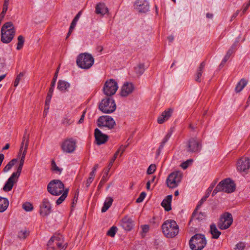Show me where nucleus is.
Here are the masks:
<instances>
[{
	"instance_id": "obj_1",
	"label": "nucleus",
	"mask_w": 250,
	"mask_h": 250,
	"mask_svg": "<svg viewBox=\"0 0 250 250\" xmlns=\"http://www.w3.org/2000/svg\"><path fill=\"white\" fill-rule=\"evenodd\" d=\"M162 229L163 233L167 238H173L179 232V227L173 220H167L164 222L162 226Z\"/></svg>"
},
{
	"instance_id": "obj_2",
	"label": "nucleus",
	"mask_w": 250,
	"mask_h": 250,
	"mask_svg": "<svg viewBox=\"0 0 250 250\" xmlns=\"http://www.w3.org/2000/svg\"><path fill=\"white\" fill-rule=\"evenodd\" d=\"M207 241L204 234L197 233L189 240V245L191 250H202L206 246Z\"/></svg>"
},
{
	"instance_id": "obj_3",
	"label": "nucleus",
	"mask_w": 250,
	"mask_h": 250,
	"mask_svg": "<svg viewBox=\"0 0 250 250\" xmlns=\"http://www.w3.org/2000/svg\"><path fill=\"white\" fill-rule=\"evenodd\" d=\"M92 56L87 53L80 54L77 57L76 62L78 66L84 69L90 68L94 63Z\"/></svg>"
},
{
	"instance_id": "obj_4",
	"label": "nucleus",
	"mask_w": 250,
	"mask_h": 250,
	"mask_svg": "<svg viewBox=\"0 0 250 250\" xmlns=\"http://www.w3.org/2000/svg\"><path fill=\"white\" fill-rule=\"evenodd\" d=\"M47 189L49 193L55 196L61 195L65 190L64 184L59 180L51 181L47 185Z\"/></svg>"
},
{
	"instance_id": "obj_5",
	"label": "nucleus",
	"mask_w": 250,
	"mask_h": 250,
	"mask_svg": "<svg viewBox=\"0 0 250 250\" xmlns=\"http://www.w3.org/2000/svg\"><path fill=\"white\" fill-rule=\"evenodd\" d=\"M99 109L102 112L106 114L113 112L116 109L115 101L110 97L103 99L99 104Z\"/></svg>"
},
{
	"instance_id": "obj_6",
	"label": "nucleus",
	"mask_w": 250,
	"mask_h": 250,
	"mask_svg": "<svg viewBox=\"0 0 250 250\" xmlns=\"http://www.w3.org/2000/svg\"><path fill=\"white\" fill-rule=\"evenodd\" d=\"M62 236L58 234L51 237L47 244V250H65L67 246H62Z\"/></svg>"
},
{
	"instance_id": "obj_7",
	"label": "nucleus",
	"mask_w": 250,
	"mask_h": 250,
	"mask_svg": "<svg viewBox=\"0 0 250 250\" xmlns=\"http://www.w3.org/2000/svg\"><path fill=\"white\" fill-rule=\"evenodd\" d=\"M118 88V83L114 79H111L105 82L103 87L104 93L107 96L114 95Z\"/></svg>"
},
{
	"instance_id": "obj_8",
	"label": "nucleus",
	"mask_w": 250,
	"mask_h": 250,
	"mask_svg": "<svg viewBox=\"0 0 250 250\" xmlns=\"http://www.w3.org/2000/svg\"><path fill=\"white\" fill-rule=\"evenodd\" d=\"M233 222L232 216L231 213L225 212L221 216L217 226L220 229H228Z\"/></svg>"
},
{
	"instance_id": "obj_9",
	"label": "nucleus",
	"mask_w": 250,
	"mask_h": 250,
	"mask_svg": "<svg viewBox=\"0 0 250 250\" xmlns=\"http://www.w3.org/2000/svg\"><path fill=\"white\" fill-rule=\"evenodd\" d=\"M182 177V174L179 171L170 173L167 179V187L171 188L177 187L181 181Z\"/></svg>"
},
{
	"instance_id": "obj_10",
	"label": "nucleus",
	"mask_w": 250,
	"mask_h": 250,
	"mask_svg": "<svg viewBox=\"0 0 250 250\" xmlns=\"http://www.w3.org/2000/svg\"><path fill=\"white\" fill-rule=\"evenodd\" d=\"M97 125L102 128L103 127H106L111 129L116 125L115 121L109 116H100L97 121Z\"/></svg>"
},
{
	"instance_id": "obj_11",
	"label": "nucleus",
	"mask_w": 250,
	"mask_h": 250,
	"mask_svg": "<svg viewBox=\"0 0 250 250\" xmlns=\"http://www.w3.org/2000/svg\"><path fill=\"white\" fill-rule=\"evenodd\" d=\"M221 191L227 193L233 192L235 190V184L230 178H226L219 183Z\"/></svg>"
},
{
	"instance_id": "obj_12",
	"label": "nucleus",
	"mask_w": 250,
	"mask_h": 250,
	"mask_svg": "<svg viewBox=\"0 0 250 250\" xmlns=\"http://www.w3.org/2000/svg\"><path fill=\"white\" fill-rule=\"evenodd\" d=\"M202 148L201 142L195 138H191L188 141L187 150L189 153H198Z\"/></svg>"
},
{
	"instance_id": "obj_13",
	"label": "nucleus",
	"mask_w": 250,
	"mask_h": 250,
	"mask_svg": "<svg viewBox=\"0 0 250 250\" xmlns=\"http://www.w3.org/2000/svg\"><path fill=\"white\" fill-rule=\"evenodd\" d=\"M76 147V143L72 139L65 140L61 145V148L64 152L71 153L73 152Z\"/></svg>"
},
{
	"instance_id": "obj_14",
	"label": "nucleus",
	"mask_w": 250,
	"mask_h": 250,
	"mask_svg": "<svg viewBox=\"0 0 250 250\" xmlns=\"http://www.w3.org/2000/svg\"><path fill=\"white\" fill-rule=\"evenodd\" d=\"M237 170L240 172H248L250 168V160L248 157H242L238 161Z\"/></svg>"
},
{
	"instance_id": "obj_15",
	"label": "nucleus",
	"mask_w": 250,
	"mask_h": 250,
	"mask_svg": "<svg viewBox=\"0 0 250 250\" xmlns=\"http://www.w3.org/2000/svg\"><path fill=\"white\" fill-rule=\"evenodd\" d=\"M15 34L14 29H9L5 31L1 30V41L4 43H9L13 39Z\"/></svg>"
},
{
	"instance_id": "obj_16",
	"label": "nucleus",
	"mask_w": 250,
	"mask_h": 250,
	"mask_svg": "<svg viewBox=\"0 0 250 250\" xmlns=\"http://www.w3.org/2000/svg\"><path fill=\"white\" fill-rule=\"evenodd\" d=\"M51 211V206L48 198H44L40 206V213L42 216L49 215Z\"/></svg>"
},
{
	"instance_id": "obj_17",
	"label": "nucleus",
	"mask_w": 250,
	"mask_h": 250,
	"mask_svg": "<svg viewBox=\"0 0 250 250\" xmlns=\"http://www.w3.org/2000/svg\"><path fill=\"white\" fill-rule=\"evenodd\" d=\"M94 137L96 143L98 145H101L105 143L109 138L108 135L103 133L102 131L97 128L94 130Z\"/></svg>"
},
{
	"instance_id": "obj_18",
	"label": "nucleus",
	"mask_w": 250,
	"mask_h": 250,
	"mask_svg": "<svg viewBox=\"0 0 250 250\" xmlns=\"http://www.w3.org/2000/svg\"><path fill=\"white\" fill-rule=\"evenodd\" d=\"M135 6L140 13H146L149 9V3L146 0H137L135 3Z\"/></svg>"
},
{
	"instance_id": "obj_19",
	"label": "nucleus",
	"mask_w": 250,
	"mask_h": 250,
	"mask_svg": "<svg viewBox=\"0 0 250 250\" xmlns=\"http://www.w3.org/2000/svg\"><path fill=\"white\" fill-rule=\"evenodd\" d=\"M134 87L133 84L131 83L126 82L123 85L121 91V95L122 97H126L129 94H131L133 90Z\"/></svg>"
},
{
	"instance_id": "obj_20",
	"label": "nucleus",
	"mask_w": 250,
	"mask_h": 250,
	"mask_svg": "<svg viewBox=\"0 0 250 250\" xmlns=\"http://www.w3.org/2000/svg\"><path fill=\"white\" fill-rule=\"evenodd\" d=\"M173 109L169 108L165 110L161 115L158 117L157 122L160 124H162L165 121H167L172 115Z\"/></svg>"
},
{
	"instance_id": "obj_21",
	"label": "nucleus",
	"mask_w": 250,
	"mask_h": 250,
	"mask_svg": "<svg viewBox=\"0 0 250 250\" xmlns=\"http://www.w3.org/2000/svg\"><path fill=\"white\" fill-rule=\"evenodd\" d=\"M127 146H123V145H121L120 146V147L119 148L118 150L114 154L113 157L111 159V160L108 164V169H107V172H105V174H106V175L108 174V172H109L110 168L112 166L114 161L116 159L118 154H119L120 150H122V152L121 153V156H122L123 155V154L124 153V152H125Z\"/></svg>"
},
{
	"instance_id": "obj_22",
	"label": "nucleus",
	"mask_w": 250,
	"mask_h": 250,
	"mask_svg": "<svg viewBox=\"0 0 250 250\" xmlns=\"http://www.w3.org/2000/svg\"><path fill=\"white\" fill-rule=\"evenodd\" d=\"M122 226L125 230L130 231L134 226L133 222L130 218L125 216L122 219Z\"/></svg>"
},
{
	"instance_id": "obj_23",
	"label": "nucleus",
	"mask_w": 250,
	"mask_h": 250,
	"mask_svg": "<svg viewBox=\"0 0 250 250\" xmlns=\"http://www.w3.org/2000/svg\"><path fill=\"white\" fill-rule=\"evenodd\" d=\"M95 12L97 14L104 15L108 12V9L104 3H99L95 7Z\"/></svg>"
},
{
	"instance_id": "obj_24",
	"label": "nucleus",
	"mask_w": 250,
	"mask_h": 250,
	"mask_svg": "<svg viewBox=\"0 0 250 250\" xmlns=\"http://www.w3.org/2000/svg\"><path fill=\"white\" fill-rule=\"evenodd\" d=\"M172 195H167L162 202L161 206L164 208L165 210L168 211L171 209V203L172 201Z\"/></svg>"
},
{
	"instance_id": "obj_25",
	"label": "nucleus",
	"mask_w": 250,
	"mask_h": 250,
	"mask_svg": "<svg viewBox=\"0 0 250 250\" xmlns=\"http://www.w3.org/2000/svg\"><path fill=\"white\" fill-rule=\"evenodd\" d=\"M70 86V83L64 80H60L58 81L57 88L62 92L67 91V88Z\"/></svg>"
},
{
	"instance_id": "obj_26",
	"label": "nucleus",
	"mask_w": 250,
	"mask_h": 250,
	"mask_svg": "<svg viewBox=\"0 0 250 250\" xmlns=\"http://www.w3.org/2000/svg\"><path fill=\"white\" fill-rule=\"evenodd\" d=\"M248 83V81L245 78L241 79L237 83L235 88V91L236 93L241 92Z\"/></svg>"
},
{
	"instance_id": "obj_27",
	"label": "nucleus",
	"mask_w": 250,
	"mask_h": 250,
	"mask_svg": "<svg viewBox=\"0 0 250 250\" xmlns=\"http://www.w3.org/2000/svg\"><path fill=\"white\" fill-rule=\"evenodd\" d=\"M205 62H203L200 63V65L197 70L196 74V77H195V81L197 82H201V76L202 75V73L204 71V69L205 66Z\"/></svg>"
},
{
	"instance_id": "obj_28",
	"label": "nucleus",
	"mask_w": 250,
	"mask_h": 250,
	"mask_svg": "<svg viewBox=\"0 0 250 250\" xmlns=\"http://www.w3.org/2000/svg\"><path fill=\"white\" fill-rule=\"evenodd\" d=\"M210 232L212 235V238L215 239H218L221 234V232L217 229L214 224L210 225Z\"/></svg>"
},
{
	"instance_id": "obj_29",
	"label": "nucleus",
	"mask_w": 250,
	"mask_h": 250,
	"mask_svg": "<svg viewBox=\"0 0 250 250\" xmlns=\"http://www.w3.org/2000/svg\"><path fill=\"white\" fill-rule=\"evenodd\" d=\"M9 201L6 198L0 196V212H3L7 208Z\"/></svg>"
},
{
	"instance_id": "obj_30",
	"label": "nucleus",
	"mask_w": 250,
	"mask_h": 250,
	"mask_svg": "<svg viewBox=\"0 0 250 250\" xmlns=\"http://www.w3.org/2000/svg\"><path fill=\"white\" fill-rule=\"evenodd\" d=\"M205 216L206 215L205 213L200 212L199 213H198L197 212H196V210H194L189 221V223L194 219L200 221L204 219Z\"/></svg>"
},
{
	"instance_id": "obj_31",
	"label": "nucleus",
	"mask_w": 250,
	"mask_h": 250,
	"mask_svg": "<svg viewBox=\"0 0 250 250\" xmlns=\"http://www.w3.org/2000/svg\"><path fill=\"white\" fill-rule=\"evenodd\" d=\"M16 181L17 180H12L11 179L8 178L3 187V190L5 192L10 191L12 189L14 183H16Z\"/></svg>"
},
{
	"instance_id": "obj_32",
	"label": "nucleus",
	"mask_w": 250,
	"mask_h": 250,
	"mask_svg": "<svg viewBox=\"0 0 250 250\" xmlns=\"http://www.w3.org/2000/svg\"><path fill=\"white\" fill-rule=\"evenodd\" d=\"M113 201V199L111 197H108L106 199L104 203V206L102 208V212H104L106 211L112 205V202Z\"/></svg>"
},
{
	"instance_id": "obj_33",
	"label": "nucleus",
	"mask_w": 250,
	"mask_h": 250,
	"mask_svg": "<svg viewBox=\"0 0 250 250\" xmlns=\"http://www.w3.org/2000/svg\"><path fill=\"white\" fill-rule=\"evenodd\" d=\"M27 149L28 148H27V145H24V148L23 152H22V155L20 158V163L18 167V168L21 169V170L24 164L25 157L27 153Z\"/></svg>"
},
{
	"instance_id": "obj_34",
	"label": "nucleus",
	"mask_w": 250,
	"mask_h": 250,
	"mask_svg": "<svg viewBox=\"0 0 250 250\" xmlns=\"http://www.w3.org/2000/svg\"><path fill=\"white\" fill-rule=\"evenodd\" d=\"M69 189L68 188L65 189L63 192H62V195L57 200L56 203L57 205H60L62 203L66 198L68 195Z\"/></svg>"
},
{
	"instance_id": "obj_35",
	"label": "nucleus",
	"mask_w": 250,
	"mask_h": 250,
	"mask_svg": "<svg viewBox=\"0 0 250 250\" xmlns=\"http://www.w3.org/2000/svg\"><path fill=\"white\" fill-rule=\"evenodd\" d=\"M146 70L144 63H139L135 67V71L139 75H142Z\"/></svg>"
},
{
	"instance_id": "obj_36",
	"label": "nucleus",
	"mask_w": 250,
	"mask_h": 250,
	"mask_svg": "<svg viewBox=\"0 0 250 250\" xmlns=\"http://www.w3.org/2000/svg\"><path fill=\"white\" fill-rule=\"evenodd\" d=\"M74 120L72 119L70 115H66L62 121V123L65 125H71Z\"/></svg>"
},
{
	"instance_id": "obj_37",
	"label": "nucleus",
	"mask_w": 250,
	"mask_h": 250,
	"mask_svg": "<svg viewBox=\"0 0 250 250\" xmlns=\"http://www.w3.org/2000/svg\"><path fill=\"white\" fill-rule=\"evenodd\" d=\"M17 162V159H13L11 160L4 167L3 169V171L4 172H6L8 171L15 164V163Z\"/></svg>"
},
{
	"instance_id": "obj_38",
	"label": "nucleus",
	"mask_w": 250,
	"mask_h": 250,
	"mask_svg": "<svg viewBox=\"0 0 250 250\" xmlns=\"http://www.w3.org/2000/svg\"><path fill=\"white\" fill-rule=\"evenodd\" d=\"M24 42V38L22 35H20L18 37V43L17 46V49L18 50H21L23 46Z\"/></svg>"
},
{
	"instance_id": "obj_39",
	"label": "nucleus",
	"mask_w": 250,
	"mask_h": 250,
	"mask_svg": "<svg viewBox=\"0 0 250 250\" xmlns=\"http://www.w3.org/2000/svg\"><path fill=\"white\" fill-rule=\"evenodd\" d=\"M51 169L53 171H55L56 173L58 172L59 174L62 172V169L57 167L54 160L51 161Z\"/></svg>"
},
{
	"instance_id": "obj_40",
	"label": "nucleus",
	"mask_w": 250,
	"mask_h": 250,
	"mask_svg": "<svg viewBox=\"0 0 250 250\" xmlns=\"http://www.w3.org/2000/svg\"><path fill=\"white\" fill-rule=\"evenodd\" d=\"M59 69H60V66H59L57 67V69L56 70V72H55V73L54 74L53 78V79L52 80L50 88H52V90H54V87L55 86V83H56L57 77H58V73H59Z\"/></svg>"
},
{
	"instance_id": "obj_41",
	"label": "nucleus",
	"mask_w": 250,
	"mask_h": 250,
	"mask_svg": "<svg viewBox=\"0 0 250 250\" xmlns=\"http://www.w3.org/2000/svg\"><path fill=\"white\" fill-rule=\"evenodd\" d=\"M238 42V41H237L232 45L230 48L227 51L226 54V55H228L230 57L231 54L235 51Z\"/></svg>"
},
{
	"instance_id": "obj_42",
	"label": "nucleus",
	"mask_w": 250,
	"mask_h": 250,
	"mask_svg": "<svg viewBox=\"0 0 250 250\" xmlns=\"http://www.w3.org/2000/svg\"><path fill=\"white\" fill-rule=\"evenodd\" d=\"M21 170H22L21 169L17 168V171L13 172L9 178L11 179L12 180H16L15 178L17 179L20 176Z\"/></svg>"
},
{
	"instance_id": "obj_43",
	"label": "nucleus",
	"mask_w": 250,
	"mask_h": 250,
	"mask_svg": "<svg viewBox=\"0 0 250 250\" xmlns=\"http://www.w3.org/2000/svg\"><path fill=\"white\" fill-rule=\"evenodd\" d=\"M22 208L26 211H30L33 209V206L29 202H25L22 205Z\"/></svg>"
},
{
	"instance_id": "obj_44",
	"label": "nucleus",
	"mask_w": 250,
	"mask_h": 250,
	"mask_svg": "<svg viewBox=\"0 0 250 250\" xmlns=\"http://www.w3.org/2000/svg\"><path fill=\"white\" fill-rule=\"evenodd\" d=\"M14 29L13 24L12 22H7L5 23L2 26L1 30L2 31H5L6 30H8L9 29Z\"/></svg>"
},
{
	"instance_id": "obj_45",
	"label": "nucleus",
	"mask_w": 250,
	"mask_h": 250,
	"mask_svg": "<svg viewBox=\"0 0 250 250\" xmlns=\"http://www.w3.org/2000/svg\"><path fill=\"white\" fill-rule=\"evenodd\" d=\"M29 232L27 230H22L18 233V237L20 239H25L29 235Z\"/></svg>"
},
{
	"instance_id": "obj_46",
	"label": "nucleus",
	"mask_w": 250,
	"mask_h": 250,
	"mask_svg": "<svg viewBox=\"0 0 250 250\" xmlns=\"http://www.w3.org/2000/svg\"><path fill=\"white\" fill-rule=\"evenodd\" d=\"M105 172H107V170L104 172V173L99 184V185L97 188L98 190H100L102 188L104 184L106 182V176H107L108 174L106 175V174H105Z\"/></svg>"
},
{
	"instance_id": "obj_47",
	"label": "nucleus",
	"mask_w": 250,
	"mask_h": 250,
	"mask_svg": "<svg viewBox=\"0 0 250 250\" xmlns=\"http://www.w3.org/2000/svg\"><path fill=\"white\" fill-rule=\"evenodd\" d=\"M117 230V227L115 226H113L107 231L106 234L111 237H114Z\"/></svg>"
},
{
	"instance_id": "obj_48",
	"label": "nucleus",
	"mask_w": 250,
	"mask_h": 250,
	"mask_svg": "<svg viewBox=\"0 0 250 250\" xmlns=\"http://www.w3.org/2000/svg\"><path fill=\"white\" fill-rule=\"evenodd\" d=\"M53 90H52V88H49L47 96L46 97L45 104L49 105Z\"/></svg>"
},
{
	"instance_id": "obj_49",
	"label": "nucleus",
	"mask_w": 250,
	"mask_h": 250,
	"mask_svg": "<svg viewBox=\"0 0 250 250\" xmlns=\"http://www.w3.org/2000/svg\"><path fill=\"white\" fill-rule=\"evenodd\" d=\"M29 139V134H28V133H27V130L25 129V131H24V133L23 134L22 142H24L25 141V145H27V148H28V146Z\"/></svg>"
},
{
	"instance_id": "obj_50",
	"label": "nucleus",
	"mask_w": 250,
	"mask_h": 250,
	"mask_svg": "<svg viewBox=\"0 0 250 250\" xmlns=\"http://www.w3.org/2000/svg\"><path fill=\"white\" fill-rule=\"evenodd\" d=\"M193 162V160L191 159L187 160L186 161L182 163L181 165V167L184 169H186L188 168L189 165L191 164Z\"/></svg>"
},
{
	"instance_id": "obj_51",
	"label": "nucleus",
	"mask_w": 250,
	"mask_h": 250,
	"mask_svg": "<svg viewBox=\"0 0 250 250\" xmlns=\"http://www.w3.org/2000/svg\"><path fill=\"white\" fill-rule=\"evenodd\" d=\"M156 170V166L155 164L150 165L147 168V174H151L153 173Z\"/></svg>"
},
{
	"instance_id": "obj_52",
	"label": "nucleus",
	"mask_w": 250,
	"mask_h": 250,
	"mask_svg": "<svg viewBox=\"0 0 250 250\" xmlns=\"http://www.w3.org/2000/svg\"><path fill=\"white\" fill-rule=\"evenodd\" d=\"M146 196V193L145 192H142L140 193L139 197L136 199V202L141 203L143 202Z\"/></svg>"
},
{
	"instance_id": "obj_53",
	"label": "nucleus",
	"mask_w": 250,
	"mask_h": 250,
	"mask_svg": "<svg viewBox=\"0 0 250 250\" xmlns=\"http://www.w3.org/2000/svg\"><path fill=\"white\" fill-rule=\"evenodd\" d=\"M142 229V233H144V234H142V237H144L145 236L146 233H147L149 230V226L148 225H145L141 226Z\"/></svg>"
},
{
	"instance_id": "obj_54",
	"label": "nucleus",
	"mask_w": 250,
	"mask_h": 250,
	"mask_svg": "<svg viewBox=\"0 0 250 250\" xmlns=\"http://www.w3.org/2000/svg\"><path fill=\"white\" fill-rule=\"evenodd\" d=\"M78 196H79L78 192H76L75 193L74 196L72 200V205H71L72 208H74L75 207V205H76V204L77 203L78 199Z\"/></svg>"
},
{
	"instance_id": "obj_55",
	"label": "nucleus",
	"mask_w": 250,
	"mask_h": 250,
	"mask_svg": "<svg viewBox=\"0 0 250 250\" xmlns=\"http://www.w3.org/2000/svg\"><path fill=\"white\" fill-rule=\"evenodd\" d=\"M235 246L236 249H238V250H243L245 248V244L243 242H240Z\"/></svg>"
},
{
	"instance_id": "obj_56",
	"label": "nucleus",
	"mask_w": 250,
	"mask_h": 250,
	"mask_svg": "<svg viewBox=\"0 0 250 250\" xmlns=\"http://www.w3.org/2000/svg\"><path fill=\"white\" fill-rule=\"evenodd\" d=\"M229 57L228 55H225L224 59L222 61V62L220 64L219 67H223L224 65V64L228 61V60L229 59Z\"/></svg>"
},
{
	"instance_id": "obj_57",
	"label": "nucleus",
	"mask_w": 250,
	"mask_h": 250,
	"mask_svg": "<svg viewBox=\"0 0 250 250\" xmlns=\"http://www.w3.org/2000/svg\"><path fill=\"white\" fill-rule=\"evenodd\" d=\"M218 192H221L220 188V186H218V185L215 187V189L213 190L212 193V196H214Z\"/></svg>"
},
{
	"instance_id": "obj_58",
	"label": "nucleus",
	"mask_w": 250,
	"mask_h": 250,
	"mask_svg": "<svg viewBox=\"0 0 250 250\" xmlns=\"http://www.w3.org/2000/svg\"><path fill=\"white\" fill-rule=\"evenodd\" d=\"M8 4H9V3L4 2V3L3 4L2 11L1 12L6 13V12L8 9Z\"/></svg>"
},
{
	"instance_id": "obj_59",
	"label": "nucleus",
	"mask_w": 250,
	"mask_h": 250,
	"mask_svg": "<svg viewBox=\"0 0 250 250\" xmlns=\"http://www.w3.org/2000/svg\"><path fill=\"white\" fill-rule=\"evenodd\" d=\"M85 112L86 111L85 110L83 111V114L81 115V117L78 121V124H82L83 122Z\"/></svg>"
},
{
	"instance_id": "obj_60",
	"label": "nucleus",
	"mask_w": 250,
	"mask_h": 250,
	"mask_svg": "<svg viewBox=\"0 0 250 250\" xmlns=\"http://www.w3.org/2000/svg\"><path fill=\"white\" fill-rule=\"evenodd\" d=\"M77 21H75L74 20H73L71 23V25H70V26L69 27V28L71 29V30H74V29L75 28L76 25V24H77Z\"/></svg>"
},
{
	"instance_id": "obj_61",
	"label": "nucleus",
	"mask_w": 250,
	"mask_h": 250,
	"mask_svg": "<svg viewBox=\"0 0 250 250\" xmlns=\"http://www.w3.org/2000/svg\"><path fill=\"white\" fill-rule=\"evenodd\" d=\"M49 108V105L45 104L44 110L43 111V115L44 116H46L47 115L48 111Z\"/></svg>"
},
{
	"instance_id": "obj_62",
	"label": "nucleus",
	"mask_w": 250,
	"mask_h": 250,
	"mask_svg": "<svg viewBox=\"0 0 250 250\" xmlns=\"http://www.w3.org/2000/svg\"><path fill=\"white\" fill-rule=\"evenodd\" d=\"M82 14V11H80L78 12V13L76 15V16L74 18L73 20H74L76 21H78L81 15Z\"/></svg>"
},
{
	"instance_id": "obj_63",
	"label": "nucleus",
	"mask_w": 250,
	"mask_h": 250,
	"mask_svg": "<svg viewBox=\"0 0 250 250\" xmlns=\"http://www.w3.org/2000/svg\"><path fill=\"white\" fill-rule=\"evenodd\" d=\"M93 180V179L92 178H88V179L87 180V181L86 182V184H85L86 188H88V187L90 186V184L92 183Z\"/></svg>"
},
{
	"instance_id": "obj_64",
	"label": "nucleus",
	"mask_w": 250,
	"mask_h": 250,
	"mask_svg": "<svg viewBox=\"0 0 250 250\" xmlns=\"http://www.w3.org/2000/svg\"><path fill=\"white\" fill-rule=\"evenodd\" d=\"M165 144H163V142H161L159 147V148L157 150V153L158 154H159V153H160L161 151L162 150V149H163L164 146H165Z\"/></svg>"
}]
</instances>
